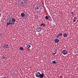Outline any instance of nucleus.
<instances>
[{
	"instance_id": "nucleus-22",
	"label": "nucleus",
	"mask_w": 78,
	"mask_h": 78,
	"mask_svg": "<svg viewBox=\"0 0 78 78\" xmlns=\"http://www.w3.org/2000/svg\"><path fill=\"white\" fill-rule=\"evenodd\" d=\"M49 20L50 21V22H51L52 21V20H51V18H49Z\"/></svg>"
},
{
	"instance_id": "nucleus-10",
	"label": "nucleus",
	"mask_w": 78,
	"mask_h": 78,
	"mask_svg": "<svg viewBox=\"0 0 78 78\" xmlns=\"http://www.w3.org/2000/svg\"><path fill=\"white\" fill-rule=\"evenodd\" d=\"M77 20V18L76 17V16H75L74 17V18H73V22H76V20Z\"/></svg>"
},
{
	"instance_id": "nucleus-3",
	"label": "nucleus",
	"mask_w": 78,
	"mask_h": 78,
	"mask_svg": "<svg viewBox=\"0 0 78 78\" xmlns=\"http://www.w3.org/2000/svg\"><path fill=\"white\" fill-rule=\"evenodd\" d=\"M9 21H8V22L6 24L7 25H13L14 23L12 22L11 20H9Z\"/></svg>"
},
{
	"instance_id": "nucleus-15",
	"label": "nucleus",
	"mask_w": 78,
	"mask_h": 78,
	"mask_svg": "<svg viewBox=\"0 0 78 78\" xmlns=\"http://www.w3.org/2000/svg\"><path fill=\"white\" fill-rule=\"evenodd\" d=\"M52 62L53 63V64H56V62L55 60L54 61H52Z\"/></svg>"
},
{
	"instance_id": "nucleus-21",
	"label": "nucleus",
	"mask_w": 78,
	"mask_h": 78,
	"mask_svg": "<svg viewBox=\"0 0 78 78\" xmlns=\"http://www.w3.org/2000/svg\"><path fill=\"white\" fill-rule=\"evenodd\" d=\"M55 53H54L52 54V55H55V54H56V52H54Z\"/></svg>"
},
{
	"instance_id": "nucleus-4",
	"label": "nucleus",
	"mask_w": 78,
	"mask_h": 78,
	"mask_svg": "<svg viewBox=\"0 0 78 78\" xmlns=\"http://www.w3.org/2000/svg\"><path fill=\"white\" fill-rule=\"evenodd\" d=\"M9 45L7 44H5L4 45V48L5 49H7L9 48Z\"/></svg>"
},
{
	"instance_id": "nucleus-24",
	"label": "nucleus",
	"mask_w": 78,
	"mask_h": 78,
	"mask_svg": "<svg viewBox=\"0 0 78 78\" xmlns=\"http://www.w3.org/2000/svg\"><path fill=\"white\" fill-rule=\"evenodd\" d=\"M3 78H7L6 77H4Z\"/></svg>"
},
{
	"instance_id": "nucleus-20",
	"label": "nucleus",
	"mask_w": 78,
	"mask_h": 78,
	"mask_svg": "<svg viewBox=\"0 0 78 78\" xmlns=\"http://www.w3.org/2000/svg\"><path fill=\"white\" fill-rule=\"evenodd\" d=\"M71 14H72V16H74V13H73V12H71Z\"/></svg>"
},
{
	"instance_id": "nucleus-2",
	"label": "nucleus",
	"mask_w": 78,
	"mask_h": 78,
	"mask_svg": "<svg viewBox=\"0 0 78 78\" xmlns=\"http://www.w3.org/2000/svg\"><path fill=\"white\" fill-rule=\"evenodd\" d=\"M34 9L37 12H41V8H40L39 6H34Z\"/></svg>"
},
{
	"instance_id": "nucleus-8",
	"label": "nucleus",
	"mask_w": 78,
	"mask_h": 78,
	"mask_svg": "<svg viewBox=\"0 0 78 78\" xmlns=\"http://www.w3.org/2000/svg\"><path fill=\"white\" fill-rule=\"evenodd\" d=\"M54 41L55 43H58L59 42V40L58 39H55L54 40Z\"/></svg>"
},
{
	"instance_id": "nucleus-11",
	"label": "nucleus",
	"mask_w": 78,
	"mask_h": 78,
	"mask_svg": "<svg viewBox=\"0 0 78 78\" xmlns=\"http://www.w3.org/2000/svg\"><path fill=\"white\" fill-rule=\"evenodd\" d=\"M2 58L3 59H6V57L5 55H3L2 56Z\"/></svg>"
},
{
	"instance_id": "nucleus-12",
	"label": "nucleus",
	"mask_w": 78,
	"mask_h": 78,
	"mask_svg": "<svg viewBox=\"0 0 78 78\" xmlns=\"http://www.w3.org/2000/svg\"><path fill=\"white\" fill-rule=\"evenodd\" d=\"M68 35V34H63L64 37H67Z\"/></svg>"
},
{
	"instance_id": "nucleus-19",
	"label": "nucleus",
	"mask_w": 78,
	"mask_h": 78,
	"mask_svg": "<svg viewBox=\"0 0 78 78\" xmlns=\"http://www.w3.org/2000/svg\"><path fill=\"white\" fill-rule=\"evenodd\" d=\"M45 18L46 19V20H48V17L47 16H46L45 17Z\"/></svg>"
},
{
	"instance_id": "nucleus-7",
	"label": "nucleus",
	"mask_w": 78,
	"mask_h": 78,
	"mask_svg": "<svg viewBox=\"0 0 78 78\" xmlns=\"http://www.w3.org/2000/svg\"><path fill=\"white\" fill-rule=\"evenodd\" d=\"M63 35V34H62V33H59L58 35L56 36V37L57 38H59V37L60 36H62Z\"/></svg>"
},
{
	"instance_id": "nucleus-6",
	"label": "nucleus",
	"mask_w": 78,
	"mask_h": 78,
	"mask_svg": "<svg viewBox=\"0 0 78 78\" xmlns=\"http://www.w3.org/2000/svg\"><path fill=\"white\" fill-rule=\"evenodd\" d=\"M37 31L38 32L41 31V30H42V28L40 27H37Z\"/></svg>"
},
{
	"instance_id": "nucleus-16",
	"label": "nucleus",
	"mask_w": 78,
	"mask_h": 78,
	"mask_svg": "<svg viewBox=\"0 0 78 78\" xmlns=\"http://www.w3.org/2000/svg\"><path fill=\"white\" fill-rule=\"evenodd\" d=\"M21 16L22 17H25V14L24 13L21 14Z\"/></svg>"
},
{
	"instance_id": "nucleus-17",
	"label": "nucleus",
	"mask_w": 78,
	"mask_h": 78,
	"mask_svg": "<svg viewBox=\"0 0 78 78\" xmlns=\"http://www.w3.org/2000/svg\"><path fill=\"white\" fill-rule=\"evenodd\" d=\"M20 50H24V48L22 47H20Z\"/></svg>"
},
{
	"instance_id": "nucleus-14",
	"label": "nucleus",
	"mask_w": 78,
	"mask_h": 78,
	"mask_svg": "<svg viewBox=\"0 0 78 78\" xmlns=\"http://www.w3.org/2000/svg\"><path fill=\"white\" fill-rule=\"evenodd\" d=\"M27 47H28V48H30V47H31V46H30V44H27Z\"/></svg>"
},
{
	"instance_id": "nucleus-1",
	"label": "nucleus",
	"mask_w": 78,
	"mask_h": 78,
	"mask_svg": "<svg viewBox=\"0 0 78 78\" xmlns=\"http://www.w3.org/2000/svg\"><path fill=\"white\" fill-rule=\"evenodd\" d=\"M36 76L37 78H42L44 76V73H42L41 74L39 72L37 73L36 74Z\"/></svg>"
},
{
	"instance_id": "nucleus-5",
	"label": "nucleus",
	"mask_w": 78,
	"mask_h": 78,
	"mask_svg": "<svg viewBox=\"0 0 78 78\" xmlns=\"http://www.w3.org/2000/svg\"><path fill=\"white\" fill-rule=\"evenodd\" d=\"M62 53L63 55H67V51L66 50H63L62 51Z\"/></svg>"
},
{
	"instance_id": "nucleus-13",
	"label": "nucleus",
	"mask_w": 78,
	"mask_h": 78,
	"mask_svg": "<svg viewBox=\"0 0 78 78\" xmlns=\"http://www.w3.org/2000/svg\"><path fill=\"white\" fill-rule=\"evenodd\" d=\"M41 26H43V27H45V25L44 23H42L41 24Z\"/></svg>"
},
{
	"instance_id": "nucleus-18",
	"label": "nucleus",
	"mask_w": 78,
	"mask_h": 78,
	"mask_svg": "<svg viewBox=\"0 0 78 78\" xmlns=\"http://www.w3.org/2000/svg\"><path fill=\"white\" fill-rule=\"evenodd\" d=\"M54 51V52H57V51H58V50L56 49H55Z\"/></svg>"
},
{
	"instance_id": "nucleus-23",
	"label": "nucleus",
	"mask_w": 78,
	"mask_h": 78,
	"mask_svg": "<svg viewBox=\"0 0 78 78\" xmlns=\"http://www.w3.org/2000/svg\"><path fill=\"white\" fill-rule=\"evenodd\" d=\"M48 17H49V19H51V17H50V16H48Z\"/></svg>"
},
{
	"instance_id": "nucleus-9",
	"label": "nucleus",
	"mask_w": 78,
	"mask_h": 78,
	"mask_svg": "<svg viewBox=\"0 0 78 78\" xmlns=\"http://www.w3.org/2000/svg\"><path fill=\"white\" fill-rule=\"evenodd\" d=\"M12 21H11L12 23H13V25H14V22H16V20L14 18H12Z\"/></svg>"
}]
</instances>
